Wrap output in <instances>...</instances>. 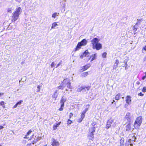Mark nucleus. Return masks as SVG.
<instances>
[{
  "instance_id": "obj_1",
  "label": "nucleus",
  "mask_w": 146,
  "mask_h": 146,
  "mask_svg": "<svg viewBox=\"0 0 146 146\" xmlns=\"http://www.w3.org/2000/svg\"><path fill=\"white\" fill-rule=\"evenodd\" d=\"M22 12V9L20 7H17L15 11L12 14L11 21L15 22L18 19L19 15Z\"/></svg>"
},
{
  "instance_id": "obj_2",
  "label": "nucleus",
  "mask_w": 146,
  "mask_h": 146,
  "mask_svg": "<svg viewBox=\"0 0 146 146\" xmlns=\"http://www.w3.org/2000/svg\"><path fill=\"white\" fill-rule=\"evenodd\" d=\"M99 40L97 38H94L91 40L92 48L94 49H96L99 50L102 48V44L99 43Z\"/></svg>"
},
{
  "instance_id": "obj_3",
  "label": "nucleus",
  "mask_w": 146,
  "mask_h": 146,
  "mask_svg": "<svg viewBox=\"0 0 146 146\" xmlns=\"http://www.w3.org/2000/svg\"><path fill=\"white\" fill-rule=\"evenodd\" d=\"M142 118L141 116L137 117L135 122L133 126L135 129L138 128L141 125L142 122Z\"/></svg>"
},
{
  "instance_id": "obj_4",
  "label": "nucleus",
  "mask_w": 146,
  "mask_h": 146,
  "mask_svg": "<svg viewBox=\"0 0 146 146\" xmlns=\"http://www.w3.org/2000/svg\"><path fill=\"white\" fill-rule=\"evenodd\" d=\"M95 130L94 127L90 128L89 132L88 133V137L89 139L92 140L94 139L93 133L95 131Z\"/></svg>"
},
{
  "instance_id": "obj_5",
  "label": "nucleus",
  "mask_w": 146,
  "mask_h": 146,
  "mask_svg": "<svg viewBox=\"0 0 146 146\" xmlns=\"http://www.w3.org/2000/svg\"><path fill=\"white\" fill-rule=\"evenodd\" d=\"M124 118L128 123H131L132 121L134 119V117L132 114L127 112Z\"/></svg>"
},
{
  "instance_id": "obj_6",
  "label": "nucleus",
  "mask_w": 146,
  "mask_h": 146,
  "mask_svg": "<svg viewBox=\"0 0 146 146\" xmlns=\"http://www.w3.org/2000/svg\"><path fill=\"white\" fill-rule=\"evenodd\" d=\"M87 42V41L85 39H83L80 42L78 43L76 48V50H79L81 46L86 45Z\"/></svg>"
},
{
  "instance_id": "obj_7",
  "label": "nucleus",
  "mask_w": 146,
  "mask_h": 146,
  "mask_svg": "<svg viewBox=\"0 0 146 146\" xmlns=\"http://www.w3.org/2000/svg\"><path fill=\"white\" fill-rule=\"evenodd\" d=\"M66 100V97L63 96L62 97L60 100V103L61 104V107L59 109V111H62L63 110V107L64 106V103Z\"/></svg>"
},
{
  "instance_id": "obj_8",
  "label": "nucleus",
  "mask_w": 146,
  "mask_h": 146,
  "mask_svg": "<svg viewBox=\"0 0 146 146\" xmlns=\"http://www.w3.org/2000/svg\"><path fill=\"white\" fill-rule=\"evenodd\" d=\"M70 80L68 78H66L63 80V82L64 83V84L66 85V86L69 89H71V83L70 82Z\"/></svg>"
},
{
  "instance_id": "obj_9",
  "label": "nucleus",
  "mask_w": 146,
  "mask_h": 146,
  "mask_svg": "<svg viewBox=\"0 0 146 146\" xmlns=\"http://www.w3.org/2000/svg\"><path fill=\"white\" fill-rule=\"evenodd\" d=\"M113 119L112 118H110L107 122V124L106 127V128L108 129L110 127L113 121Z\"/></svg>"
},
{
  "instance_id": "obj_10",
  "label": "nucleus",
  "mask_w": 146,
  "mask_h": 146,
  "mask_svg": "<svg viewBox=\"0 0 146 146\" xmlns=\"http://www.w3.org/2000/svg\"><path fill=\"white\" fill-rule=\"evenodd\" d=\"M52 146H58L60 145V144L58 141L54 138L52 139Z\"/></svg>"
},
{
  "instance_id": "obj_11",
  "label": "nucleus",
  "mask_w": 146,
  "mask_h": 146,
  "mask_svg": "<svg viewBox=\"0 0 146 146\" xmlns=\"http://www.w3.org/2000/svg\"><path fill=\"white\" fill-rule=\"evenodd\" d=\"M126 102V103L128 104H131V96H127L125 98Z\"/></svg>"
},
{
  "instance_id": "obj_12",
  "label": "nucleus",
  "mask_w": 146,
  "mask_h": 146,
  "mask_svg": "<svg viewBox=\"0 0 146 146\" xmlns=\"http://www.w3.org/2000/svg\"><path fill=\"white\" fill-rule=\"evenodd\" d=\"M58 90H56L53 94L52 96V97L55 98V100H56L58 96Z\"/></svg>"
},
{
  "instance_id": "obj_13",
  "label": "nucleus",
  "mask_w": 146,
  "mask_h": 146,
  "mask_svg": "<svg viewBox=\"0 0 146 146\" xmlns=\"http://www.w3.org/2000/svg\"><path fill=\"white\" fill-rule=\"evenodd\" d=\"M89 55V53L87 50H86L82 55L80 56V58H82L83 57H88Z\"/></svg>"
},
{
  "instance_id": "obj_14",
  "label": "nucleus",
  "mask_w": 146,
  "mask_h": 146,
  "mask_svg": "<svg viewBox=\"0 0 146 146\" xmlns=\"http://www.w3.org/2000/svg\"><path fill=\"white\" fill-rule=\"evenodd\" d=\"M90 89V88L89 87H81L79 88H78L77 89V91L78 92H80L81 91H82L83 90H86V89L87 90H88Z\"/></svg>"
},
{
  "instance_id": "obj_15",
  "label": "nucleus",
  "mask_w": 146,
  "mask_h": 146,
  "mask_svg": "<svg viewBox=\"0 0 146 146\" xmlns=\"http://www.w3.org/2000/svg\"><path fill=\"white\" fill-rule=\"evenodd\" d=\"M131 123H128L125 126V129L126 131H129L131 129Z\"/></svg>"
},
{
  "instance_id": "obj_16",
  "label": "nucleus",
  "mask_w": 146,
  "mask_h": 146,
  "mask_svg": "<svg viewBox=\"0 0 146 146\" xmlns=\"http://www.w3.org/2000/svg\"><path fill=\"white\" fill-rule=\"evenodd\" d=\"M40 138L38 137H35L34 140L32 141V144H34L35 143H36L38 141L40 140Z\"/></svg>"
},
{
  "instance_id": "obj_17",
  "label": "nucleus",
  "mask_w": 146,
  "mask_h": 146,
  "mask_svg": "<svg viewBox=\"0 0 146 146\" xmlns=\"http://www.w3.org/2000/svg\"><path fill=\"white\" fill-rule=\"evenodd\" d=\"M66 86V85L65 84H64V83L63 82V81L62 84H61L58 87V88L59 89H60L61 90H63L64 88Z\"/></svg>"
},
{
  "instance_id": "obj_18",
  "label": "nucleus",
  "mask_w": 146,
  "mask_h": 146,
  "mask_svg": "<svg viewBox=\"0 0 146 146\" xmlns=\"http://www.w3.org/2000/svg\"><path fill=\"white\" fill-rule=\"evenodd\" d=\"M85 116V114L82 113L81 115V118L78 120V121L80 122L82 121Z\"/></svg>"
},
{
  "instance_id": "obj_19",
  "label": "nucleus",
  "mask_w": 146,
  "mask_h": 146,
  "mask_svg": "<svg viewBox=\"0 0 146 146\" xmlns=\"http://www.w3.org/2000/svg\"><path fill=\"white\" fill-rule=\"evenodd\" d=\"M90 64H87L84 66L82 67V69H81V70H82V71H83L87 70L90 67Z\"/></svg>"
},
{
  "instance_id": "obj_20",
  "label": "nucleus",
  "mask_w": 146,
  "mask_h": 146,
  "mask_svg": "<svg viewBox=\"0 0 146 146\" xmlns=\"http://www.w3.org/2000/svg\"><path fill=\"white\" fill-rule=\"evenodd\" d=\"M119 63V61L118 60H117L113 66V69H115L117 67Z\"/></svg>"
},
{
  "instance_id": "obj_21",
  "label": "nucleus",
  "mask_w": 146,
  "mask_h": 146,
  "mask_svg": "<svg viewBox=\"0 0 146 146\" xmlns=\"http://www.w3.org/2000/svg\"><path fill=\"white\" fill-rule=\"evenodd\" d=\"M32 132V131L31 130H29L27 133V134L25 135V136L24 138V139L28 138L29 137H28V136Z\"/></svg>"
},
{
  "instance_id": "obj_22",
  "label": "nucleus",
  "mask_w": 146,
  "mask_h": 146,
  "mask_svg": "<svg viewBox=\"0 0 146 146\" xmlns=\"http://www.w3.org/2000/svg\"><path fill=\"white\" fill-rule=\"evenodd\" d=\"M120 96L121 94L119 93H118L116 95V96H115V99L117 100H119L120 99Z\"/></svg>"
},
{
  "instance_id": "obj_23",
  "label": "nucleus",
  "mask_w": 146,
  "mask_h": 146,
  "mask_svg": "<svg viewBox=\"0 0 146 146\" xmlns=\"http://www.w3.org/2000/svg\"><path fill=\"white\" fill-rule=\"evenodd\" d=\"M58 25V24L56 22H54L52 23V26L51 27V29H54Z\"/></svg>"
},
{
  "instance_id": "obj_24",
  "label": "nucleus",
  "mask_w": 146,
  "mask_h": 146,
  "mask_svg": "<svg viewBox=\"0 0 146 146\" xmlns=\"http://www.w3.org/2000/svg\"><path fill=\"white\" fill-rule=\"evenodd\" d=\"M60 122H59L58 123H56L54 125L53 127V129L54 130H55L57 127H58L60 124Z\"/></svg>"
},
{
  "instance_id": "obj_25",
  "label": "nucleus",
  "mask_w": 146,
  "mask_h": 146,
  "mask_svg": "<svg viewBox=\"0 0 146 146\" xmlns=\"http://www.w3.org/2000/svg\"><path fill=\"white\" fill-rule=\"evenodd\" d=\"M96 54H92L91 56V57H92V59L91 60V61H93L94 60H95L96 58Z\"/></svg>"
},
{
  "instance_id": "obj_26",
  "label": "nucleus",
  "mask_w": 146,
  "mask_h": 146,
  "mask_svg": "<svg viewBox=\"0 0 146 146\" xmlns=\"http://www.w3.org/2000/svg\"><path fill=\"white\" fill-rule=\"evenodd\" d=\"M59 15V13H57L56 12L52 14V17L54 19L55 18L56 16Z\"/></svg>"
},
{
  "instance_id": "obj_27",
  "label": "nucleus",
  "mask_w": 146,
  "mask_h": 146,
  "mask_svg": "<svg viewBox=\"0 0 146 146\" xmlns=\"http://www.w3.org/2000/svg\"><path fill=\"white\" fill-rule=\"evenodd\" d=\"M88 74L87 72H84L81 74V76L83 77H86L87 76Z\"/></svg>"
},
{
  "instance_id": "obj_28",
  "label": "nucleus",
  "mask_w": 146,
  "mask_h": 146,
  "mask_svg": "<svg viewBox=\"0 0 146 146\" xmlns=\"http://www.w3.org/2000/svg\"><path fill=\"white\" fill-rule=\"evenodd\" d=\"M13 10V9L12 8H8L7 9V11L10 13H11L12 12Z\"/></svg>"
},
{
  "instance_id": "obj_29",
  "label": "nucleus",
  "mask_w": 146,
  "mask_h": 146,
  "mask_svg": "<svg viewBox=\"0 0 146 146\" xmlns=\"http://www.w3.org/2000/svg\"><path fill=\"white\" fill-rule=\"evenodd\" d=\"M42 84H41V85H38L37 86V90L36 91V92H40V87H41V86H42Z\"/></svg>"
},
{
  "instance_id": "obj_30",
  "label": "nucleus",
  "mask_w": 146,
  "mask_h": 146,
  "mask_svg": "<svg viewBox=\"0 0 146 146\" xmlns=\"http://www.w3.org/2000/svg\"><path fill=\"white\" fill-rule=\"evenodd\" d=\"M129 138H130L131 137H132V138L131 139V140L132 141H134L136 139V138L134 136V135H133V136L131 135V136L130 135L129 136Z\"/></svg>"
},
{
  "instance_id": "obj_31",
  "label": "nucleus",
  "mask_w": 146,
  "mask_h": 146,
  "mask_svg": "<svg viewBox=\"0 0 146 146\" xmlns=\"http://www.w3.org/2000/svg\"><path fill=\"white\" fill-rule=\"evenodd\" d=\"M107 54V53L106 52L103 53L102 54V57L104 58H106Z\"/></svg>"
},
{
  "instance_id": "obj_32",
  "label": "nucleus",
  "mask_w": 146,
  "mask_h": 146,
  "mask_svg": "<svg viewBox=\"0 0 146 146\" xmlns=\"http://www.w3.org/2000/svg\"><path fill=\"white\" fill-rule=\"evenodd\" d=\"M4 102L3 101H2L0 102V106H3V107H4Z\"/></svg>"
},
{
  "instance_id": "obj_33",
  "label": "nucleus",
  "mask_w": 146,
  "mask_h": 146,
  "mask_svg": "<svg viewBox=\"0 0 146 146\" xmlns=\"http://www.w3.org/2000/svg\"><path fill=\"white\" fill-rule=\"evenodd\" d=\"M142 91L143 92H146V87H144L143 88V89L142 90Z\"/></svg>"
},
{
  "instance_id": "obj_34",
  "label": "nucleus",
  "mask_w": 146,
  "mask_h": 146,
  "mask_svg": "<svg viewBox=\"0 0 146 146\" xmlns=\"http://www.w3.org/2000/svg\"><path fill=\"white\" fill-rule=\"evenodd\" d=\"M72 123V121L70 120V119H69L68 120L67 122V124L68 125H69L71 124Z\"/></svg>"
},
{
  "instance_id": "obj_35",
  "label": "nucleus",
  "mask_w": 146,
  "mask_h": 146,
  "mask_svg": "<svg viewBox=\"0 0 146 146\" xmlns=\"http://www.w3.org/2000/svg\"><path fill=\"white\" fill-rule=\"evenodd\" d=\"M88 110V108H86L84 111H83V112H82V113H84V114H85L86 112H87V111Z\"/></svg>"
},
{
  "instance_id": "obj_36",
  "label": "nucleus",
  "mask_w": 146,
  "mask_h": 146,
  "mask_svg": "<svg viewBox=\"0 0 146 146\" xmlns=\"http://www.w3.org/2000/svg\"><path fill=\"white\" fill-rule=\"evenodd\" d=\"M144 50L145 51V52L146 50V45L143 47L142 49V52L143 53H144Z\"/></svg>"
},
{
  "instance_id": "obj_37",
  "label": "nucleus",
  "mask_w": 146,
  "mask_h": 146,
  "mask_svg": "<svg viewBox=\"0 0 146 146\" xmlns=\"http://www.w3.org/2000/svg\"><path fill=\"white\" fill-rule=\"evenodd\" d=\"M23 102L22 100H20L19 102H18L17 104V105H21V103Z\"/></svg>"
},
{
  "instance_id": "obj_38",
  "label": "nucleus",
  "mask_w": 146,
  "mask_h": 146,
  "mask_svg": "<svg viewBox=\"0 0 146 146\" xmlns=\"http://www.w3.org/2000/svg\"><path fill=\"white\" fill-rule=\"evenodd\" d=\"M55 65V63L54 62H53L51 64V66L52 68Z\"/></svg>"
},
{
  "instance_id": "obj_39",
  "label": "nucleus",
  "mask_w": 146,
  "mask_h": 146,
  "mask_svg": "<svg viewBox=\"0 0 146 146\" xmlns=\"http://www.w3.org/2000/svg\"><path fill=\"white\" fill-rule=\"evenodd\" d=\"M138 95L139 96H143V94H142L141 92H140L138 94Z\"/></svg>"
},
{
  "instance_id": "obj_40",
  "label": "nucleus",
  "mask_w": 146,
  "mask_h": 146,
  "mask_svg": "<svg viewBox=\"0 0 146 146\" xmlns=\"http://www.w3.org/2000/svg\"><path fill=\"white\" fill-rule=\"evenodd\" d=\"M36 2L34 3L32 5V6H33L34 7H35L36 6Z\"/></svg>"
},
{
  "instance_id": "obj_41",
  "label": "nucleus",
  "mask_w": 146,
  "mask_h": 146,
  "mask_svg": "<svg viewBox=\"0 0 146 146\" xmlns=\"http://www.w3.org/2000/svg\"><path fill=\"white\" fill-rule=\"evenodd\" d=\"M124 141V139H121V140H120V143H121V144H123V142Z\"/></svg>"
},
{
  "instance_id": "obj_42",
  "label": "nucleus",
  "mask_w": 146,
  "mask_h": 146,
  "mask_svg": "<svg viewBox=\"0 0 146 146\" xmlns=\"http://www.w3.org/2000/svg\"><path fill=\"white\" fill-rule=\"evenodd\" d=\"M73 114L71 113H70V115H69V117H70V118L71 117L73 116Z\"/></svg>"
},
{
  "instance_id": "obj_43",
  "label": "nucleus",
  "mask_w": 146,
  "mask_h": 146,
  "mask_svg": "<svg viewBox=\"0 0 146 146\" xmlns=\"http://www.w3.org/2000/svg\"><path fill=\"white\" fill-rule=\"evenodd\" d=\"M132 141V140H131V139H129L128 140V142L129 143H132L131 141Z\"/></svg>"
},
{
  "instance_id": "obj_44",
  "label": "nucleus",
  "mask_w": 146,
  "mask_h": 146,
  "mask_svg": "<svg viewBox=\"0 0 146 146\" xmlns=\"http://www.w3.org/2000/svg\"><path fill=\"white\" fill-rule=\"evenodd\" d=\"M17 104H16L13 107V108H16L17 106Z\"/></svg>"
},
{
  "instance_id": "obj_45",
  "label": "nucleus",
  "mask_w": 146,
  "mask_h": 146,
  "mask_svg": "<svg viewBox=\"0 0 146 146\" xmlns=\"http://www.w3.org/2000/svg\"><path fill=\"white\" fill-rule=\"evenodd\" d=\"M61 63L60 62L56 66V68H57L58 67L59 65H60V64Z\"/></svg>"
},
{
  "instance_id": "obj_46",
  "label": "nucleus",
  "mask_w": 146,
  "mask_h": 146,
  "mask_svg": "<svg viewBox=\"0 0 146 146\" xmlns=\"http://www.w3.org/2000/svg\"><path fill=\"white\" fill-rule=\"evenodd\" d=\"M146 78V76H144L142 77V79L143 80H144L145 78Z\"/></svg>"
},
{
  "instance_id": "obj_47",
  "label": "nucleus",
  "mask_w": 146,
  "mask_h": 146,
  "mask_svg": "<svg viewBox=\"0 0 146 146\" xmlns=\"http://www.w3.org/2000/svg\"><path fill=\"white\" fill-rule=\"evenodd\" d=\"M124 62L125 63V65L127 66V62L124 60Z\"/></svg>"
},
{
  "instance_id": "obj_48",
  "label": "nucleus",
  "mask_w": 146,
  "mask_h": 146,
  "mask_svg": "<svg viewBox=\"0 0 146 146\" xmlns=\"http://www.w3.org/2000/svg\"><path fill=\"white\" fill-rule=\"evenodd\" d=\"M135 26L134 27V28L133 29V30L134 31H136V30H137V29H136V28H135Z\"/></svg>"
},
{
  "instance_id": "obj_49",
  "label": "nucleus",
  "mask_w": 146,
  "mask_h": 146,
  "mask_svg": "<svg viewBox=\"0 0 146 146\" xmlns=\"http://www.w3.org/2000/svg\"><path fill=\"white\" fill-rule=\"evenodd\" d=\"M0 129H2L4 128V127L3 126H1V125L0 126Z\"/></svg>"
},
{
  "instance_id": "obj_50",
  "label": "nucleus",
  "mask_w": 146,
  "mask_h": 146,
  "mask_svg": "<svg viewBox=\"0 0 146 146\" xmlns=\"http://www.w3.org/2000/svg\"><path fill=\"white\" fill-rule=\"evenodd\" d=\"M16 1H17L18 2H19V3H20L21 2V0H16Z\"/></svg>"
},
{
  "instance_id": "obj_51",
  "label": "nucleus",
  "mask_w": 146,
  "mask_h": 146,
  "mask_svg": "<svg viewBox=\"0 0 146 146\" xmlns=\"http://www.w3.org/2000/svg\"><path fill=\"white\" fill-rule=\"evenodd\" d=\"M144 61H146V56L144 57Z\"/></svg>"
},
{
  "instance_id": "obj_52",
  "label": "nucleus",
  "mask_w": 146,
  "mask_h": 146,
  "mask_svg": "<svg viewBox=\"0 0 146 146\" xmlns=\"http://www.w3.org/2000/svg\"><path fill=\"white\" fill-rule=\"evenodd\" d=\"M139 83H139V82L137 81V84H139Z\"/></svg>"
},
{
  "instance_id": "obj_53",
  "label": "nucleus",
  "mask_w": 146,
  "mask_h": 146,
  "mask_svg": "<svg viewBox=\"0 0 146 146\" xmlns=\"http://www.w3.org/2000/svg\"><path fill=\"white\" fill-rule=\"evenodd\" d=\"M127 66L126 65L125 66V70H127Z\"/></svg>"
},
{
  "instance_id": "obj_54",
  "label": "nucleus",
  "mask_w": 146,
  "mask_h": 146,
  "mask_svg": "<svg viewBox=\"0 0 146 146\" xmlns=\"http://www.w3.org/2000/svg\"><path fill=\"white\" fill-rule=\"evenodd\" d=\"M130 146H132V143H130Z\"/></svg>"
},
{
  "instance_id": "obj_55",
  "label": "nucleus",
  "mask_w": 146,
  "mask_h": 146,
  "mask_svg": "<svg viewBox=\"0 0 146 146\" xmlns=\"http://www.w3.org/2000/svg\"><path fill=\"white\" fill-rule=\"evenodd\" d=\"M115 102V101L114 100H113V102H112V104H113L114 102Z\"/></svg>"
},
{
  "instance_id": "obj_56",
  "label": "nucleus",
  "mask_w": 146,
  "mask_h": 146,
  "mask_svg": "<svg viewBox=\"0 0 146 146\" xmlns=\"http://www.w3.org/2000/svg\"><path fill=\"white\" fill-rule=\"evenodd\" d=\"M1 95H3L4 94L3 93H1Z\"/></svg>"
},
{
  "instance_id": "obj_57",
  "label": "nucleus",
  "mask_w": 146,
  "mask_h": 146,
  "mask_svg": "<svg viewBox=\"0 0 146 146\" xmlns=\"http://www.w3.org/2000/svg\"><path fill=\"white\" fill-rule=\"evenodd\" d=\"M124 97H122V99H124Z\"/></svg>"
},
{
  "instance_id": "obj_58",
  "label": "nucleus",
  "mask_w": 146,
  "mask_h": 146,
  "mask_svg": "<svg viewBox=\"0 0 146 146\" xmlns=\"http://www.w3.org/2000/svg\"><path fill=\"white\" fill-rule=\"evenodd\" d=\"M14 27H15V25H14Z\"/></svg>"
},
{
  "instance_id": "obj_59",
  "label": "nucleus",
  "mask_w": 146,
  "mask_h": 146,
  "mask_svg": "<svg viewBox=\"0 0 146 146\" xmlns=\"http://www.w3.org/2000/svg\"><path fill=\"white\" fill-rule=\"evenodd\" d=\"M66 91H67V89H66Z\"/></svg>"
},
{
  "instance_id": "obj_60",
  "label": "nucleus",
  "mask_w": 146,
  "mask_h": 146,
  "mask_svg": "<svg viewBox=\"0 0 146 146\" xmlns=\"http://www.w3.org/2000/svg\"><path fill=\"white\" fill-rule=\"evenodd\" d=\"M31 143L29 144V145H31Z\"/></svg>"
},
{
  "instance_id": "obj_61",
  "label": "nucleus",
  "mask_w": 146,
  "mask_h": 146,
  "mask_svg": "<svg viewBox=\"0 0 146 146\" xmlns=\"http://www.w3.org/2000/svg\"><path fill=\"white\" fill-rule=\"evenodd\" d=\"M70 91L71 92V91H72V90H70Z\"/></svg>"
},
{
  "instance_id": "obj_62",
  "label": "nucleus",
  "mask_w": 146,
  "mask_h": 146,
  "mask_svg": "<svg viewBox=\"0 0 146 146\" xmlns=\"http://www.w3.org/2000/svg\"><path fill=\"white\" fill-rule=\"evenodd\" d=\"M0 146H2L1 145H0Z\"/></svg>"
}]
</instances>
